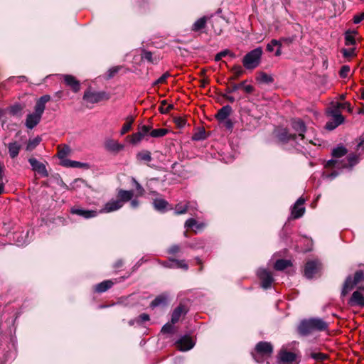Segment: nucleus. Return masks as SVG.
Listing matches in <instances>:
<instances>
[{
	"instance_id": "1",
	"label": "nucleus",
	"mask_w": 364,
	"mask_h": 364,
	"mask_svg": "<svg viewBox=\"0 0 364 364\" xmlns=\"http://www.w3.org/2000/svg\"><path fill=\"white\" fill-rule=\"evenodd\" d=\"M134 196L133 191L120 189L117 193V199H112L106 203L99 213H108L120 209L124 204L132 200Z\"/></svg>"
},
{
	"instance_id": "2",
	"label": "nucleus",
	"mask_w": 364,
	"mask_h": 364,
	"mask_svg": "<svg viewBox=\"0 0 364 364\" xmlns=\"http://www.w3.org/2000/svg\"><path fill=\"white\" fill-rule=\"evenodd\" d=\"M50 100V96L45 95L37 100L34 107V112L28 114L26 117L25 124L27 128L31 129L40 122L46 109V104L49 102Z\"/></svg>"
},
{
	"instance_id": "3",
	"label": "nucleus",
	"mask_w": 364,
	"mask_h": 364,
	"mask_svg": "<svg viewBox=\"0 0 364 364\" xmlns=\"http://www.w3.org/2000/svg\"><path fill=\"white\" fill-rule=\"evenodd\" d=\"M328 328L327 322L319 318H313L303 321L299 326V331L301 334L307 335L314 331H323Z\"/></svg>"
},
{
	"instance_id": "4",
	"label": "nucleus",
	"mask_w": 364,
	"mask_h": 364,
	"mask_svg": "<svg viewBox=\"0 0 364 364\" xmlns=\"http://www.w3.org/2000/svg\"><path fill=\"white\" fill-rule=\"evenodd\" d=\"M262 49L258 47L247 53L242 59V64L247 69H254L257 68L261 60Z\"/></svg>"
},
{
	"instance_id": "5",
	"label": "nucleus",
	"mask_w": 364,
	"mask_h": 364,
	"mask_svg": "<svg viewBox=\"0 0 364 364\" xmlns=\"http://www.w3.org/2000/svg\"><path fill=\"white\" fill-rule=\"evenodd\" d=\"M272 350L273 347L270 343L261 341L256 345L255 353H252V355L256 362L261 363L262 360L260 357H269Z\"/></svg>"
},
{
	"instance_id": "6",
	"label": "nucleus",
	"mask_w": 364,
	"mask_h": 364,
	"mask_svg": "<svg viewBox=\"0 0 364 364\" xmlns=\"http://www.w3.org/2000/svg\"><path fill=\"white\" fill-rule=\"evenodd\" d=\"M358 162V157L355 154H349L347 157V162L339 161L337 159H331L327 161L326 164V168H346V167H352L355 165Z\"/></svg>"
},
{
	"instance_id": "7",
	"label": "nucleus",
	"mask_w": 364,
	"mask_h": 364,
	"mask_svg": "<svg viewBox=\"0 0 364 364\" xmlns=\"http://www.w3.org/2000/svg\"><path fill=\"white\" fill-rule=\"evenodd\" d=\"M364 279V273L363 271H357L355 274L353 281L351 277H348L345 281L341 291L343 296H346L350 291H351L354 286L363 281Z\"/></svg>"
},
{
	"instance_id": "8",
	"label": "nucleus",
	"mask_w": 364,
	"mask_h": 364,
	"mask_svg": "<svg viewBox=\"0 0 364 364\" xmlns=\"http://www.w3.org/2000/svg\"><path fill=\"white\" fill-rule=\"evenodd\" d=\"M299 362L298 354L296 353L289 352L284 348L279 353L278 364H299Z\"/></svg>"
},
{
	"instance_id": "9",
	"label": "nucleus",
	"mask_w": 364,
	"mask_h": 364,
	"mask_svg": "<svg viewBox=\"0 0 364 364\" xmlns=\"http://www.w3.org/2000/svg\"><path fill=\"white\" fill-rule=\"evenodd\" d=\"M321 269V263L318 259L309 260L304 267V276L308 279L316 277Z\"/></svg>"
},
{
	"instance_id": "10",
	"label": "nucleus",
	"mask_w": 364,
	"mask_h": 364,
	"mask_svg": "<svg viewBox=\"0 0 364 364\" xmlns=\"http://www.w3.org/2000/svg\"><path fill=\"white\" fill-rule=\"evenodd\" d=\"M257 275L262 281V287L264 289H268L271 287L274 280L271 272L264 269H259L257 271Z\"/></svg>"
},
{
	"instance_id": "11",
	"label": "nucleus",
	"mask_w": 364,
	"mask_h": 364,
	"mask_svg": "<svg viewBox=\"0 0 364 364\" xmlns=\"http://www.w3.org/2000/svg\"><path fill=\"white\" fill-rule=\"evenodd\" d=\"M151 127L149 126H141L137 132L131 135L130 142L133 144L139 143L143 139V138L149 133Z\"/></svg>"
},
{
	"instance_id": "12",
	"label": "nucleus",
	"mask_w": 364,
	"mask_h": 364,
	"mask_svg": "<svg viewBox=\"0 0 364 364\" xmlns=\"http://www.w3.org/2000/svg\"><path fill=\"white\" fill-rule=\"evenodd\" d=\"M176 347L181 351L191 350L195 345L192 338L188 336H184L176 343Z\"/></svg>"
},
{
	"instance_id": "13",
	"label": "nucleus",
	"mask_w": 364,
	"mask_h": 364,
	"mask_svg": "<svg viewBox=\"0 0 364 364\" xmlns=\"http://www.w3.org/2000/svg\"><path fill=\"white\" fill-rule=\"evenodd\" d=\"M28 162L31 164L32 169L40 174L41 176L47 177L48 176L46 167L43 163L38 161L35 158H30L28 159Z\"/></svg>"
},
{
	"instance_id": "14",
	"label": "nucleus",
	"mask_w": 364,
	"mask_h": 364,
	"mask_svg": "<svg viewBox=\"0 0 364 364\" xmlns=\"http://www.w3.org/2000/svg\"><path fill=\"white\" fill-rule=\"evenodd\" d=\"M292 128L294 131L298 132V135H296V140H304V133L306 132V126L301 119H294L291 122Z\"/></svg>"
},
{
	"instance_id": "15",
	"label": "nucleus",
	"mask_w": 364,
	"mask_h": 364,
	"mask_svg": "<svg viewBox=\"0 0 364 364\" xmlns=\"http://www.w3.org/2000/svg\"><path fill=\"white\" fill-rule=\"evenodd\" d=\"M304 203V199L299 198L293 206L291 209V215L294 219H297L304 215L305 212V208L303 206Z\"/></svg>"
},
{
	"instance_id": "16",
	"label": "nucleus",
	"mask_w": 364,
	"mask_h": 364,
	"mask_svg": "<svg viewBox=\"0 0 364 364\" xmlns=\"http://www.w3.org/2000/svg\"><path fill=\"white\" fill-rule=\"evenodd\" d=\"M350 306L364 307V294L360 290L354 291L349 300Z\"/></svg>"
},
{
	"instance_id": "17",
	"label": "nucleus",
	"mask_w": 364,
	"mask_h": 364,
	"mask_svg": "<svg viewBox=\"0 0 364 364\" xmlns=\"http://www.w3.org/2000/svg\"><path fill=\"white\" fill-rule=\"evenodd\" d=\"M124 145L119 144L117 140L108 139L105 141V148L112 152H119L124 149Z\"/></svg>"
},
{
	"instance_id": "18",
	"label": "nucleus",
	"mask_w": 364,
	"mask_h": 364,
	"mask_svg": "<svg viewBox=\"0 0 364 364\" xmlns=\"http://www.w3.org/2000/svg\"><path fill=\"white\" fill-rule=\"evenodd\" d=\"M61 165L68 168H79L89 169L90 166L87 163H82L70 159H64L61 161Z\"/></svg>"
},
{
	"instance_id": "19",
	"label": "nucleus",
	"mask_w": 364,
	"mask_h": 364,
	"mask_svg": "<svg viewBox=\"0 0 364 364\" xmlns=\"http://www.w3.org/2000/svg\"><path fill=\"white\" fill-rule=\"evenodd\" d=\"M102 98V94L100 92L87 90L83 95V100L89 103H97Z\"/></svg>"
},
{
	"instance_id": "20",
	"label": "nucleus",
	"mask_w": 364,
	"mask_h": 364,
	"mask_svg": "<svg viewBox=\"0 0 364 364\" xmlns=\"http://www.w3.org/2000/svg\"><path fill=\"white\" fill-rule=\"evenodd\" d=\"M340 108L337 105L336 107H331L328 109V113L336 119V126H339L344 121V117L342 116L340 112Z\"/></svg>"
},
{
	"instance_id": "21",
	"label": "nucleus",
	"mask_w": 364,
	"mask_h": 364,
	"mask_svg": "<svg viewBox=\"0 0 364 364\" xmlns=\"http://www.w3.org/2000/svg\"><path fill=\"white\" fill-rule=\"evenodd\" d=\"M71 213L77 215L82 216L86 219L95 218L97 215L98 213L97 210H84L80 208H73Z\"/></svg>"
},
{
	"instance_id": "22",
	"label": "nucleus",
	"mask_w": 364,
	"mask_h": 364,
	"mask_svg": "<svg viewBox=\"0 0 364 364\" xmlns=\"http://www.w3.org/2000/svg\"><path fill=\"white\" fill-rule=\"evenodd\" d=\"M277 136L279 141L287 142L291 140H296V134H289L286 129H279L277 130Z\"/></svg>"
},
{
	"instance_id": "23",
	"label": "nucleus",
	"mask_w": 364,
	"mask_h": 364,
	"mask_svg": "<svg viewBox=\"0 0 364 364\" xmlns=\"http://www.w3.org/2000/svg\"><path fill=\"white\" fill-rule=\"evenodd\" d=\"M63 78L66 85L70 86L73 92H77L80 90V83L75 77L70 75H65Z\"/></svg>"
},
{
	"instance_id": "24",
	"label": "nucleus",
	"mask_w": 364,
	"mask_h": 364,
	"mask_svg": "<svg viewBox=\"0 0 364 364\" xmlns=\"http://www.w3.org/2000/svg\"><path fill=\"white\" fill-rule=\"evenodd\" d=\"M185 227L187 228L193 229L195 232L203 229L205 224L203 223H198L193 218H189L186 221Z\"/></svg>"
},
{
	"instance_id": "25",
	"label": "nucleus",
	"mask_w": 364,
	"mask_h": 364,
	"mask_svg": "<svg viewBox=\"0 0 364 364\" xmlns=\"http://www.w3.org/2000/svg\"><path fill=\"white\" fill-rule=\"evenodd\" d=\"M232 108L229 105L223 107L217 113L216 118L219 121H223L230 114Z\"/></svg>"
},
{
	"instance_id": "26",
	"label": "nucleus",
	"mask_w": 364,
	"mask_h": 364,
	"mask_svg": "<svg viewBox=\"0 0 364 364\" xmlns=\"http://www.w3.org/2000/svg\"><path fill=\"white\" fill-rule=\"evenodd\" d=\"M9 156L11 159L16 158L20 151L21 145L16 141L9 143L8 145Z\"/></svg>"
},
{
	"instance_id": "27",
	"label": "nucleus",
	"mask_w": 364,
	"mask_h": 364,
	"mask_svg": "<svg viewBox=\"0 0 364 364\" xmlns=\"http://www.w3.org/2000/svg\"><path fill=\"white\" fill-rule=\"evenodd\" d=\"M153 205L156 210L164 212L168 205V203L163 198H156L153 201Z\"/></svg>"
},
{
	"instance_id": "28",
	"label": "nucleus",
	"mask_w": 364,
	"mask_h": 364,
	"mask_svg": "<svg viewBox=\"0 0 364 364\" xmlns=\"http://www.w3.org/2000/svg\"><path fill=\"white\" fill-rule=\"evenodd\" d=\"M71 153L69 146L64 144L63 146H58V156L61 160L67 159L66 156Z\"/></svg>"
},
{
	"instance_id": "29",
	"label": "nucleus",
	"mask_w": 364,
	"mask_h": 364,
	"mask_svg": "<svg viewBox=\"0 0 364 364\" xmlns=\"http://www.w3.org/2000/svg\"><path fill=\"white\" fill-rule=\"evenodd\" d=\"M184 312H185V311H184L183 306H179L177 308H176L171 315V323H177L179 321L181 315Z\"/></svg>"
},
{
	"instance_id": "30",
	"label": "nucleus",
	"mask_w": 364,
	"mask_h": 364,
	"mask_svg": "<svg viewBox=\"0 0 364 364\" xmlns=\"http://www.w3.org/2000/svg\"><path fill=\"white\" fill-rule=\"evenodd\" d=\"M113 282L111 280H106L98 284L95 287V291L100 293L105 292V291L111 288Z\"/></svg>"
},
{
	"instance_id": "31",
	"label": "nucleus",
	"mask_w": 364,
	"mask_h": 364,
	"mask_svg": "<svg viewBox=\"0 0 364 364\" xmlns=\"http://www.w3.org/2000/svg\"><path fill=\"white\" fill-rule=\"evenodd\" d=\"M168 296L166 294H161L155 298L151 303V306L154 308L161 304H165L167 301Z\"/></svg>"
},
{
	"instance_id": "32",
	"label": "nucleus",
	"mask_w": 364,
	"mask_h": 364,
	"mask_svg": "<svg viewBox=\"0 0 364 364\" xmlns=\"http://www.w3.org/2000/svg\"><path fill=\"white\" fill-rule=\"evenodd\" d=\"M257 80L262 83L269 84L272 83L274 81V79L272 76L262 72L257 77Z\"/></svg>"
},
{
	"instance_id": "33",
	"label": "nucleus",
	"mask_w": 364,
	"mask_h": 364,
	"mask_svg": "<svg viewBox=\"0 0 364 364\" xmlns=\"http://www.w3.org/2000/svg\"><path fill=\"white\" fill-rule=\"evenodd\" d=\"M189 204L190 203H187L184 205L182 203L177 204L174 209V213L176 215L185 214L189 208Z\"/></svg>"
},
{
	"instance_id": "34",
	"label": "nucleus",
	"mask_w": 364,
	"mask_h": 364,
	"mask_svg": "<svg viewBox=\"0 0 364 364\" xmlns=\"http://www.w3.org/2000/svg\"><path fill=\"white\" fill-rule=\"evenodd\" d=\"M207 19L205 17H202L198 19L193 25V31H198L203 28L206 24Z\"/></svg>"
},
{
	"instance_id": "35",
	"label": "nucleus",
	"mask_w": 364,
	"mask_h": 364,
	"mask_svg": "<svg viewBox=\"0 0 364 364\" xmlns=\"http://www.w3.org/2000/svg\"><path fill=\"white\" fill-rule=\"evenodd\" d=\"M346 154H347V149L342 146H338V147L333 149L332 151V156L334 158L342 157L344 155H346Z\"/></svg>"
},
{
	"instance_id": "36",
	"label": "nucleus",
	"mask_w": 364,
	"mask_h": 364,
	"mask_svg": "<svg viewBox=\"0 0 364 364\" xmlns=\"http://www.w3.org/2000/svg\"><path fill=\"white\" fill-rule=\"evenodd\" d=\"M136 159L139 161H144L146 162H149L152 159L151 153L149 151H142L139 152L136 154Z\"/></svg>"
},
{
	"instance_id": "37",
	"label": "nucleus",
	"mask_w": 364,
	"mask_h": 364,
	"mask_svg": "<svg viewBox=\"0 0 364 364\" xmlns=\"http://www.w3.org/2000/svg\"><path fill=\"white\" fill-rule=\"evenodd\" d=\"M291 263L287 259H278L274 264V269L277 270H283L290 266Z\"/></svg>"
},
{
	"instance_id": "38",
	"label": "nucleus",
	"mask_w": 364,
	"mask_h": 364,
	"mask_svg": "<svg viewBox=\"0 0 364 364\" xmlns=\"http://www.w3.org/2000/svg\"><path fill=\"white\" fill-rule=\"evenodd\" d=\"M168 133V130L166 129H156L149 132L150 136L154 138L161 137L165 136Z\"/></svg>"
},
{
	"instance_id": "39",
	"label": "nucleus",
	"mask_w": 364,
	"mask_h": 364,
	"mask_svg": "<svg viewBox=\"0 0 364 364\" xmlns=\"http://www.w3.org/2000/svg\"><path fill=\"white\" fill-rule=\"evenodd\" d=\"M171 267L181 268L187 270L188 267L184 260L173 259L171 260Z\"/></svg>"
},
{
	"instance_id": "40",
	"label": "nucleus",
	"mask_w": 364,
	"mask_h": 364,
	"mask_svg": "<svg viewBox=\"0 0 364 364\" xmlns=\"http://www.w3.org/2000/svg\"><path fill=\"white\" fill-rule=\"evenodd\" d=\"M41 139L37 136L33 139H30L26 146V150L31 151L34 149L41 142Z\"/></svg>"
},
{
	"instance_id": "41",
	"label": "nucleus",
	"mask_w": 364,
	"mask_h": 364,
	"mask_svg": "<svg viewBox=\"0 0 364 364\" xmlns=\"http://www.w3.org/2000/svg\"><path fill=\"white\" fill-rule=\"evenodd\" d=\"M276 46L281 48L282 43L276 39H272L267 46V50L269 52H272L274 50V48Z\"/></svg>"
},
{
	"instance_id": "42",
	"label": "nucleus",
	"mask_w": 364,
	"mask_h": 364,
	"mask_svg": "<svg viewBox=\"0 0 364 364\" xmlns=\"http://www.w3.org/2000/svg\"><path fill=\"white\" fill-rule=\"evenodd\" d=\"M133 121H134V119L132 117H131L129 121H128L124 124V125L122 126V128L121 129V132H120L121 135H124V134H126L131 129Z\"/></svg>"
},
{
	"instance_id": "43",
	"label": "nucleus",
	"mask_w": 364,
	"mask_h": 364,
	"mask_svg": "<svg viewBox=\"0 0 364 364\" xmlns=\"http://www.w3.org/2000/svg\"><path fill=\"white\" fill-rule=\"evenodd\" d=\"M206 138L205 132L204 129H202L196 133H195L192 137V139L195 141L203 140Z\"/></svg>"
},
{
	"instance_id": "44",
	"label": "nucleus",
	"mask_w": 364,
	"mask_h": 364,
	"mask_svg": "<svg viewBox=\"0 0 364 364\" xmlns=\"http://www.w3.org/2000/svg\"><path fill=\"white\" fill-rule=\"evenodd\" d=\"M350 72V67L348 65H343L341 67L339 75L341 77L346 78L348 77Z\"/></svg>"
},
{
	"instance_id": "45",
	"label": "nucleus",
	"mask_w": 364,
	"mask_h": 364,
	"mask_svg": "<svg viewBox=\"0 0 364 364\" xmlns=\"http://www.w3.org/2000/svg\"><path fill=\"white\" fill-rule=\"evenodd\" d=\"M166 105V102L165 100L161 102V105L160 106L159 110L163 114L167 113L171 109H173V105H167V107H165Z\"/></svg>"
},
{
	"instance_id": "46",
	"label": "nucleus",
	"mask_w": 364,
	"mask_h": 364,
	"mask_svg": "<svg viewBox=\"0 0 364 364\" xmlns=\"http://www.w3.org/2000/svg\"><path fill=\"white\" fill-rule=\"evenodd\" d=\"M246 83V80L241 82L240 84L232 83L231 87L228 90V92H232L237 91L240 88H242L244 84Z\"/></svg>"
},
{
	"instance_id": "47",
	"label": "nucleus",
	"mask_w": 364,
	"mask_h": 364,
	"mask_svg": "<svg viewBox=\"0 0 364 364\" xmlns=\"http://www.w3.org/2000/svg\"><path fill=\"white\" fill-rule=\"evenodd\" d=\"M173 323H166L161 328V332L163 333H173Z\"/></svg>"
},
{
	"instance_id": "48",
	"label": "nucleus",
	"mask_w": 364,
	"mask_h": 364,
	"mask_svg": "<svg viewBox=\"0 0 364 364\" xmlns=\"http://www.w3.org/2000/svg\"><path fill=\"white\" fill-rule=\"evenodd\" d=\"M342 53L345 58H352L355 55L354 48H350V49L343 48V49H342Z\"/></svg>"
},
{
	"instance_id": "49",
	"label": "nucleus",
	"mask_w": 364,
	"mask_h": 364,
	"mask_svg": "<svg viewBox=\"0 0 364 364\" xmlns=\"http://www.w3.org/2000/svg\"><path fill=\"white\" fill-rule=\"evenodd\" d=\"M132 180L133 183L135 185L136 190L137 191V195L142 196L144 193V189L143 188V187L138 183V181L134 178H132Z\"/></svg>"
},
{
	"instance_id": "50",
	"label": "nucleus",
	"mask_w": 364,
	"mask_h": 364,
	"mask_svg": "<svg viewBox=\"0 0 364 364\" xmlns=\"http://www.w3.org/2000/svg\"><path fill=\"white\" fill-rule=\"evenodd\" d=\"M174 123L177 127L183 128L186 125V121L183 117H179L174 119Z\"/></svg>"
},
{
	"instance_id": "51",
	"label": "nucleus",
	"mask_w": 364,
	"mask_h": 364,
	"mask_svg": "<svg viewBox=\"0 0 364 364\" xmlns=\"http://www.w3.org/2000/svg\"><path fill=\"white\" fill-rule=\"evenodd\" d=\"M119 70H120V67L119 66H115V67L111 68L107 71V78L112 77L113 76H114V75L116 73H117L119 72Z\"/></svg>"
},
{
	"instance_id": "52",
	"label": "nucleus",
	"mask_w": 364,
	"mask_h": 364,
	"mask_svg": "<svg viewBox=\"0 0 364 364\" xmlns=\"http://www.w3.org/2000/svg\"><path fill=\"white\" fill-rule=\"evenodd\" d=\"M311 358L316 360L323 361L327 358L326 355L321 353H311Z\"/></svg>"
},
{
	"instance_id": "53",
	"label": "nucleus",
	"mask_w": 364,
	"mask_h": 364,
	"mask_svg": "<svg viewBox=\"0 0 364 364\" xmlns=\"http://www.w3.org/2000/svg\"><path fill=\"white\" fill-rule=\"evenodd\" d=\"M232 72L236 75V77H240L243 74L244 70L240 65H235L232 68Z\"/></svg>"
},
{
	"instance_id": "54",
	"label": "nucleus",
	"mask_w": 364,
	"mask_h": 364,
	"mask_svg": "<svg viewBox=\"0 0 364 364\" xmlns=\"http://www.w3.org/2000/svg\"><path fill=\"white\" fill-rule=\"evenodd\" d=\"M149 320V316L146 314H142L136 318V323L142 324L144 322Z\"/></svg>"
},
{
	"instance_id": "55",
	"label": "nucleus",
	"mask_w": 364,
	"mask_h": 364,
	"mask_svg": "<svg viewBox=\"0 0 364 364\" xmlns=\"http://www.w3.org/2000/svg\"><path fill=\"white\" fill-rule=\"evenodd\" d=\"M345 40L346 46L353 45L355 43V40L354 37L350 34L347 33L346 35Z\"/></svg>"
},
{
	"instance_id": "56",
	"label": "nucleus",
	"mask_w": 364,
	"mask_h": 364,
	"mask_svg": "<svg viewBox=\"0 0 364 364\" xmlns=\"http://www.w3.org/2000/svg\"><path fill=\"white\" fill-rule=\"evenodd\" d=\"M22 109V107L19 105H16L10 108V113L13 115L17 114L18 112H20Z\"/></svg>"
},
{
	"instance_id": "57",
	"label": "nucleus",
	"mask_w": 364,
	"mask_h": 364,
	"mask_svg": "<svg viewBox=\"0 0 364 364\" xmlns=\"http://www.w3.org/2000/svg\"><path fill=\"white\" fill-rule=\"evenodd\" d=\"M229 53H230V51L228 50H223V51L218 53L215 56V60L217 61V62L220 61L223 57L226 56Z\"/></svg>"
},
{
	"instance_id": "58",
	"label": "nucleus",
	"mask_w": 364,
	"mask_h": 364,
	"mask_svg": "<svg viewBox=\"0 0 364 364\" xmlns=\"http://www.w3.org/2000/svg\"><path fill=\"white\" fill-rule=\"evenodd\" d=\"M336 119H334L333 117L331 121L328 122L326 124V129L328 130H333L336 129L338 126H336Z\"/></svg>"
},
{
	"instance_id": "59",
	"label": "nucleus",
	"mask_w": 364,
	"mask_h": 364,
	"mask_svg": "<svg viewBox=\"0 0 364 364\" xmlns=\"http://www.w3.org/2000/svg\"><path fill=\"white\" fill-rule=\"evenodd\" d=\"M364 20V12L355 15L353 17V23L358 24Z\"/></svg>"
},
{
	"instance_id": "60",
	"label": "nucleus",
	"mask_w": 364,
	"mask_h": 364,
	"mask_svg": "<svg viewBox=\"0 0 364 364\" xmlns=\"http://www.w3.org/2000/svg\"><path fill=\"white\" fill-rule=\"evenodd\" d=\"M242 88L246 93H249V94L253 92L255 90L254 87L251 85L244 84Z\"/></svg>"
},
{
	"instance_id": "61",
	"label": "nucleus",
	"mask_w": 364,
	"mask_h": 364,
	"mask_svg": "<svg viewBox=\"0 0 364 364\" xmlns=\"http://www.w3.org/2000/svg\"><path fill=\"white\" fill-rule=\"evenodd\" d=\"M338 174H339V173L337 171L334 170L331 173H326V174H324V176L326 178L331 180V179H333L334 178H336Z\"/></svg>"
},
{
	"instance_id": "62",
	"label": "nucleus",
	"mask_w": 364,
	"mask_h": 364,
	"mask_svg": "<svg viewBox=\"0 0 364 364\" xmlns=\"http://www.w3.org/2000/svg\"><path fill=\"white\" fill-rule=\"evenodd\" d=\"M179 250H180V247L177 245H174L169 248L168 252L171 254H175V253L178 252Z\"/></svg>"
},
{
	"instance_id": "63",
	"label": "nucleus",
	"mask_w": 364,
	"mask_h": 364,
	"mask_svg": "<svg viewBox=\"0 0 364 364\" xmlns=\"http://www.w3.org/2000/svg\"><path fill=\"white\" fill-rule=\"evenodd\" d=\"M168 76V73H165L162 76H161L156 81V83H164L167 77Z\"/></svg>"
},
{
	"instance_id": "64",
	"label": "nucleus",
	"mask_w": 364,
	"mask_h": 364,
	"mask_svg": "<svg viewBox=\"0 0 364 364\" xmlns=\"http://www.w3.org/2000/svg\"><path fill=\"white\" fill-rule=\"evenodd\" d=\"M143 58L149 61H151L152 59V53L151 52H145L144 53Z\"/></svg>"
}]
</instances>
